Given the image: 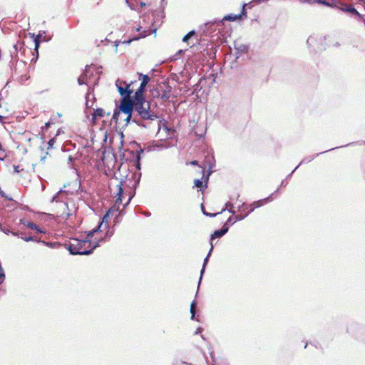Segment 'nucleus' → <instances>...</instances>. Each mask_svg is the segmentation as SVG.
<instances>
[{
	"instance_id": "obj_6",
	"label": "nucleus",
	"mask_w": 365,
	"mask_h": 365,
	"mask_svg": "<svg viewBox=\"0 0 365 365\" xmlns=\"http://www.w3.org/2000/svg\"><path fill=\"white\" fill-rule=\"evenodd\" d=\"M354 143H349L347 145H346V146H348V145H350L351 144H353ZM342 147H345V145H342V146H340V147H336V148H330L327 150H325L324 152H321V153H317L315 155H309V156H307L305 158H304L302 161L299 163V164L298 165L299 167L302 165V164H307V163H310L311 161H312L316 157L319 156V155L321 154H323V153H325L328 151H331L332 150H334V149H336V148H342Z\"/></svg>"
},
{
	"instance_id": "obj_45",
	"label": "nucleus",
	"mask_w": 365,
	"mask_h": 365,
	"mask_svg": "<svg viewBox=\"0 0 365 365\" xmlns=\"http://www.w3.org/2000/svg\"><path fill=\"white\" fill-rule=\"evenodd\" d=\"M5 157H6V155L4 153V151L0 153V160H1V161L4 160Z\"/></svg>"
},
{
	"instance_id": "obj_33",
	"label": "nucleus",
	"mask_w": 365,
	"mask_h": 365,
	"mask_svg": "<svg viewBox=\"0 0 365 365\" xmlns=\"http://www.w3.org/2000/svg\"><path fill=\"white\" fill-rule=\"evenodd\" d=\"M37 242L43 243V244L46 245V246L49 247H53V243H51V242H47L43 241L41 240H38L37 241Z\"/></svg>"
},
{
	"instance_id": "obj_30",
	"label": "nucleus",
	"mask_w": 365,
	"mask_h": 365,
	"mask_svg": "<svg viewBox=\"0 0 365 365\" xmlns=\"http://www.w3.org/2000/svg\"><path fill=\"white\" fill-rule=\"evenodd\" d=\"M321 1L322 0H301V2L310 4H314V3H317V4H320Z\"/></svg>"
},
{
	"instance_id": "obj_51",
	"label": "nucleus",
	"mask_w": 365,
	"mask_h": 365,
	"mask_svg": "<svg viewBox=\"0 0 365 365\" xmlns=\"http://www.w3.org/2000/svg\"><path fill=\"white\" fill-rule=\"evenodd\" d=\"M13 48H14V53L16 55V51H17V45H16V44H14V45L13 46Z\"/></svg>"
},
{
	"instance_id": "obj_32",
	"label": "nucleus",
	"mask_w": 365,
	"mask_h": 365,
	"mask_svg": "<svg viewBox=\"0 0 365 365\" xmlns=\"http://www.w3.org/2000/svg\"><path fill=\"white\" fill-rule=\"evenodd\" d=\"M195 186L200 187L202 185V181L200 179H195L194 181Z\"/></svg>"
},
{
	"instance_id": "obj_21",
	"label": "nucleus",
	"mask_w": 365,
	"mask_h": 365,
	"mask_svg": "<svg viewBox=\"0 0 365 365\" xmlns=\"http://www.w3.org/2000/svg\"><path fill=\"white\" fill-rule=\"evenodd\" d=\"M196 302L193 300L190 304V314H191V319L194 320L195 317V311H196Z\"/></svg>"
},
{
	"instance_id": "obj_36",
	"label": "nucleus",
	"mask_w": 365,
	"mask_h": 365,
	"mask_svg": "<svg viewBox=\"0 0 365 365\" xmlns=\"http://www.w3.org/2000/svg\"><path fill=\"white\" fill-rule=\"evenodd\" d=\"M240 51H245L247 50V47L245 45H240L238 48H236Z\"/></svg>"
},
{
	"instance_id": "obj_53",
	"label": "nucleus",
	"mask_w": 365,
	"mask_h": 365,
	"mask_svg": "<svg viewBox=\"0 0 365 365\" xmlns=\"http://www.w3.org/2000/svg\"><path fill=\"white\" fill-rule=\"evenodd\" d=\"M164 1H165V0H161V5H160V7L164 8L165 4H166V3H165Z\"/></svg>"
},
{
	"instance_id": "obj_14",
	"label": "nucleus",
	"mask_w": 365,
	"mask_h": 365,
	"mask_svg": "<svg viewBox=\"0 0 365 365\" xmlns=\"http://www.w3.org/2000/svg\"><path fill=\"white\" fill-rule=\"evenodd\" d=\"M138 75L142 78V81L138 89L145 91V88L148 83H149L150 78L148 76V75H145L142 73H138Z\"/></svg>"
},
{
	"instance_id": "obj_4",
	"label": "nucleus",
	"mask_w": 365,
	"mask_h": 365,
	"mask_svg": "<svg viewBox=\"0 0 365 365\" xmlns=\"http://www.w3.org/2000/svg\"><path fill=\"white\" fill-rule=\"evenodd\" d=\"M112 212V210L110 209L106 215L103 217L101 222L98 224V225L93 229L92 230L89 231L86 235L87 239H90L93 236V235L98 232H103V230L108 228V217L110 216V212Z\"/></svg>"
},
{
	"instance_id": "obj_62",
	"label": "nucleus",
	"mask_w": 365,
	"mask_h": 365,
	"mask_svg": "<svg viewBox=\"0 0 365 365\" xmlns=\"http://www.w3.org/2000/svg\"><path fill=\"white\" fill-rule=\"evenodd\" d=\"M181 364H185V365H192L191 364H189V363L185 362V361H182Z\"/></svg>"
},
{
	"instance_id": "obj_46",
	"label": "nucleus",
	"mask_w": 365,
	"mask_h": 365,
	"mask_svg": "<svg viewBox=\"0 0 365 365\" xmlns=\"http://www.w3.org/2000/svg\"><path fill=\"white\" fill-rule=\"evenodd\" d=\"M227 211H228L230 213H231V214H232V215H235V211L233 210V207H230V208H228V209H227Z\"/></svg>"
},
{
	"instance_id": "obj_37",
	"label": "nucleus",
	"mask_w": 365,
	"mask_h": 365,
	"mask_svg": "<svg viewBox=\"0 0 365 365\" xmlns=\"http://www.w3.org/2000/svg\"><path fill=\"white\" fill-rule=\"evenodd\" d=\"M54 143H55V139L54 138H52V139L49 140V141L48 142V149L50 148H52Z\"/></svg>"
},
{
	"instance_id": "obj_18",
	"label": "nucleus",
	"mask_w": 365,
	"mask_h": 365,
	"mask_svg": "<svg viewBox=\"0 0 365 365\" xmlns=\"http://www.w3.org/2000/svg\"><path fill=\"white\" fill-rule=\"evenodd\" d=\"M12 235L14 236H17L18 237H21V239H23L25 242H30V241H35L37 242V241L38 240H36L35 237H32V236H28V237H22L21 235L22 233H19V232H12Z\"/></svg>"
},
{
	"instance_id": "obj_34",
	"label": "nucleus",
	"mask_w": 365,
	"mask_h": 365,
	"mask_svg": "<svg viewBox=\"0 0 365 365\" xmlns=\"http://www.w3.org/2000/svg\"><path fill=\"white\" fill-rule=\"evenodd\" d=\"M247 205L245 202H242L240 206H239V210L240 211H244L246 208H247Z\"/></svg>"
},
{
	"instance_id": "obj_19",
	"label": "nucleus",
	"mask_w": 365,
	"mask_h": 365,
	"mask_svg": "<svg viewBox=\"0 0 365 365\" xmlns=\"http://www.w3.org/2000/svg\"><path fill=\"white\" fill-rule=\"evenodd\" d=\"M106 230H106V232L105 237H103V238H101V239H100V240L98 241V242H99V244H100L101 242H103L106 241V240H107V239H110V238L113 236V233H114L113 230H110V229H109V227H108V229H106Z\"/></svg>"
},
{
	"instance_id": "obj_43",
	"label": "nucleus",
	"mask_w": 365,
	"mask_h": 365,
	"mask_svg": "<svg viewBox=\"0 0 365 365\" xmlns=\"http://www.w3.org/2000/svg\"><path fill=\"white\" fill-rule=\"evenodd\" d=\"M1 231L3 232H4L5 234H6V235H9V233H11L12 234V232H10V230L9 229H6L5 227L1 228Z\"/></svg>"
},
{
	"instance_id": "obj_52",
	"label": "nucleus",
	"mask_w": 365,
	"mask_h": 365,
	"mask_svg": "<svg viewBox=\"0 0 365 365\" xmlns=\"http://www.w3.org/2000/svg\"><path fill=\"white\" fill-rule=\"evenodd\" d=\"M46 158V155L42 156V157L41 158V161L42 163H44V162H45Z\"/></svg>"
},
{
	"instance_id": "obj_28",
	"label": "nucleus",
	"mask_w": 365,
	"mask_h": 365,
	"mask_svg": "<svg viewBox=\"0 0 365 365\" xmlns=\"http://www.w3.org/2000/svg\"><path fill=\"white\" fill-rule=\"evenodd\" d=\"M5 279V272L3 267L0 268V284H1Z\"/></svg>"
},
{
	"instance_id": "obj_10",
	"label": "nucleus",
	"mask_w": 365,
	"mask_h": 365,
	"mask_svg": "<svg viewBox=\"0 0 365 365\" xmlns=\"http://www.w3.org/2000/svg\"><path fill=\"white\" fill-rule=\"evenodd\" d=\"M274 193H272L270 195H269L266 198H264V199H262V200H259L257 201H255L254 202H252L250 206L251 207H255V209L257 208V207H259L261 206H262L263 205L269 202H271L272 200V198L274 197Z\"/></svg>"
},
{
	"instance_id": "obj_58",
	"label": "nucleus",
	"mask_w": 365,
	"mask_h": 365,
	"mask_svg": "<svg viewBox=\"0 0 365 365\" xmlns=\"http://www.w3.org/2000/svg\"><path fill=\"white\" fill-rule=\"evenodd\" d=\"M68 160V162H71L73 160V157L71 155H69Z\"/></svg>"
},
{
	"instance_id": "obj_29",
	"label": "nucleus",
	"mask_w": 365,
	"mask_h": 365,
	"mask_svg": "<svg viewBox=\"0 0 365 365\" xmlns=\"http://www.w3.org/2000/svg\"><path fill=\"white\" fill-rule=\"evenodd\" d=\"M249 215V213H245V215H237L235 216V221H241L244 220Z\"/></svg>"
},
{
	"instance_id": "obj_50",
	"label": "nucleus",
	"mask_w": 365,
	"mask_h": 365,
	"mask_svg": "<svg viewBox=\"0 0 365 365\" xmlns=\"http://www.w3.org/2000/svg\"><path fill=\"white\" fill-rule=\"evenodd\" d=\"M241 15H242H242H245V16L246 15V11H245V6H243V8H242Z\"/></svg>"
},
{
	"instance_id": "obj_54",
	"label": "nucleus",
	"mask_w": 365,
	"mask_h": 365,
	"mask_svg": "<svg viewBox=\"0 0 365 365\" xmlns=\"http://www.w3.org/2000/svg\"><path fill=\"white\" fill-rule=\"evenodd\" d=\"M131 198H132V196H130L128 200V201H127V202L124 205V207H125L130 202Z\"/></svg>"
},
{
	"instance_id": "obj_31",
	"label": "nucleus",
	"mask_w": 365,
	"mask_h": 365,
	"mask_svg": "<svg viewBox=\"0 0 365 365\" xmlns=\"http://www.w3.org/2000/svg\"><path fill=\"white\" fill-rule=\"evenodd\" d=\"M234 207V205H233V204L231 202H227L225 204V207L220 212L222 213V212H225L227 209L230 208V207Z\"/></svg>"
},
{
	"instance_id": "obj_16",
	"label": "nucleus",
	"mask_w": 365,
	"mask_h": 365,
	"mask_svg": "<svg viewBox=\"0 0 365 365\" xmlns=\"http://www.w3.org/2000/svg\"><path fill=\"white\" fill-rule=\"evenodd\" d=\"M105 114V111L102 108H97L94 110L93 116H92V121L93 123H95L97 117H103Z\"/></svg>"
},
{
	"instance_id": "obj_24",
	"label": "nucleus",
	"mask_w": 365,
	"mask_h": 365,
	"mask_svg": "<svg viewBox=\"0 0 365 365\" xmlns=\"http://www.w3.org/2000/svg\"><path fill=\"white\" fill-rule=\"evenodd\" d=\"M32 37L34 38V43H35V50L38 51V47L40 46V35L35 36L34 34H32Z\"/></svg>"
},
{
	"instance_id": "obj_11",
	"label": "nucleus",
	"mask_w": 365,
	"mask_h": 365,
	"mask_svg": "<svg viewBox=\"0 0 365 365\" xmlns=\"http://www.w3.org/2000/svg\"><path fill=\"white\" fill-rule=\"evenodd\" d=\"M123 180H120L119 183L117 185V192H116V200L115 204H121L122 200L123 198Z\"/></svg>"
},
{
	"instance_id": "obj_7",
	"label": "nucleus",
	"mask_w": 365,
	"mask_h": 365,
	"mask_svg": "<svg viewBox=\"0 0 365 365\" xmlns=\"http://www.w3.org/2000/svg\"><path fill=\"white\" fill-rule=\"evenodd\" d=\"M229 230V226H227L226 224H224V225L220 229L215 230L210 236V241H212L215 238H220L223 235H225ZM212 242H210L211 243Z\"/></svg>"
},
{
	"instance_id": "obj_15",
	"label": "nucleus",
	"mask_w": 365,
	"mask_h": 365,
	"mask_svg": "<svg viewBox=\"0 0 365 365\" xmlns=\"http://www.w3.org/2000/svg\"><path fill=\"white\" fill-rule=\"evenodd\" d=\"M161 85H158L156 87H153L150 89V94L153 98H159L161 92Z\"/></svg>"
},
{
	"instance_id": "obj_3",
	"label": "nucleus",
	"mask_w": 365,
	"mask_h": 365,
	"mask_svg": "<svg viewBox=\"0 0 365 365\" xmlns=\"http://www.w3.org/2000/svg\"><path fill=\"white\" fill-rule=\"evenodd\" d=\"M99 246V242L92 245L90 239L85 240L72 239L68 246V250L71 255H88L93 253V250Z\"/></svg>"
},
{
	"instance_id": "obj_44",
	"label": "nucleus",
	"mask_w": 365,
	"mask_h": 365,
	"mask_svg": "<svg viewBox=\"0 0 365 365\" xmlns=\"http://www.w3.org/2000/svg\"><path fill=\"white\" fill-rule=\"evenodd\" d=\"M287 184L288 182L287 181V180H283L280 183V186L286 187Z\"/></svg>"
},
{
	"instance_id": "obj_9",
	"label": "nucleus",
	"mask_w": 365,
	"mask_h": 365,
	"mask_svg": "<svg viewBox=\"0 0 365 365\" xmlns=\"http://www.w3.org/2000/svg\"><path fill=\"white\" fill-rule=\"evenodd\" d=\"M241 17H242L241 14H235V15L229 14V15L225 16L222 19L215 20V21L213 23L217 24L219 26H222L224 21H234L241 19Z\"/></svg>"
},
{
	"instance_id": "obj_57",
	"label": "nucleus",
	"mask_w": 365,
	"mask_h": 365,
	"mask_svg": "<svg viewBox=\"0 0 365 365\" xmlns=\"http://www.w3.org/2000/svg\"><path fill=\"white\" fill-rule=\"evenodd\" d=\"M211 172H212V171H210V172L208 173L207 175L206 176L205 181H207V180H208V179H209V176H210V175Z\"/></svg>"
},
{
	"instance_id": "obj_38",
	"label": "nucleus",
	"mask_w": 365,
	"mask_h": 365,
	"mask_svg": "<svg viewBox=\"0 0 365 365\" xmlns=\"http://www.w3.org/2000/svg\"><path fill=\"white\" fill-rule=\"evenodd\" d=\"M240 193H236L235 195H231L230 196V200H238L239 197H240Z\"/></svg>"
},
{
	"instance_id": "obj_49",
	"label": "nucleus",
	"mask_w": 365,
	"mask_h": 365,
	"mask_svg": "<svg viewBox=\"0 0 365 365\" xmlns=\"http://www.w3.org/2000/svg\"><path fill=\"white\" fill-rule=\"evenodd\" d=\"M14 169L15 173H19V166L18 165H14Z\"/></svg>"
},
{
	"instance_id": "obj_40",
	"label": "nucleus",
	"mask_w": 365,
	"mask_h": 365,
	"mask_svg": "<svg viewBox=\"0 0 365 365\" xmlns=\"http://www.w3.org/2000/svg\"><path fill=\"white\" fill-rule=\"evenodd\" d=\"M298 168H299V165H297V167H296V168H294V169L291 172V173H289V174L287 176L286 180L289 179V178L292 177V174L295 172V170H296Z\"/></svg>"
},
{
	"instance_id": "obj_63",
	"label": "nucleus",
	"mask_w": 365,
	"mask_h": 365,
	"mask_svg": "<svg viewBox=\"0 0 365 365\" xmlns=\"http://www.w3.org/2000/svg\"><path fill=\"white\" fill-rule=\"evenodd\" d=\"M141 29V26H138L137 29H136V31H140Z\"/></svg>"
},
{
	"instance_id": "obj_59",
	"label": "nucleus",
	"mask_w": 365,
	"mask_h": 365,
	"mask_svg": "<svg viewBox=\"0 0 365 365\" xmlns=\"http://www.w3.org/2000/svg\"><path fill=\"white\" fill-rule=\"evenodd\" d=\"M361 4L365 6V0H358Z\"/></svg>"
},
{
	"instance_id": "obj_17",
	"label": "nucleus",
	"mask_w": 365,
	"mask_h": 365,
	"mask_svg": "<svg viewBox=\"0 0 365 365\" xmlns=\"http://www.w3.org/2000/svg\"><path fill=\"white\" fill-rule=\"evenodd\" d=\"M170 89L168 91H166L165 89L163 88V86H162L161 92H160L159 98L162 99L163 101L168 100L170 97Z\"/></svg>"
},
{
	"instance_id": "obj_35",
	"label": "nucleus",
	"mask_w": 365,
	"mask_h": 365,
	"mask_svg": "<svg viewBox=\"0 0 365 365\" xmlns=\"http://www.w3.org/2000/svg\"><path fill=\"white\" fill-rule=\"evenodd\" d=\"M314 41H315V39H314V37L309 36V37L307 38V44H309V46H312Z\"/></svg>"
},
{
	"instance_id": "obj_22",
	"label": "nucleus",
	"mask_w": 365,
	"mask_h": 365,
	"mask_svg": "<svg viewBox=\"0 0 365 365\" xmlns=\"http://www.w3.org/2000/svg\"><path fill=\"white\" fill-rule=\"evenodd\" d=\"M341 1H336V0H330L329 1V7L332 9H336L339 10V8L341 5Z\"/></svg>"
},
{
	"instance_id": "obj_47",
	"label": "nucleus",
	"mask_w": 365,
	"mask_h": 365,
	"mask_svg": "<svg viewBox=\"0 0 365 365\" xmlns=\"http://www.w3.org/2000/svg\"><path fill=\"white\" fill-rule=\"evenodd\" d=\"M88 95H89V94H88V93H87L86 97V107H87V108H91V107L92 106V105L89 106L88 101Z\"/></svg>"
},
{
	"instance_id": "obj_12",
	"label": "nucleus",
	"mask_w": 365,
	"mask_h": 365,
	"mask_svg": "<svg viewBox=\"0 0 365 365\" xmlns=\"http://www.w3.org/2000/svg\"><path fill=\"white\" fill-rule=\"evenodd\" d=\"M20 222L27 227L36 230L38 233H45L44 231L41 230L34 222L26 220L24 219H21Z\"/></svg>"
},
{
	"instance_id": "obj_42",
	"label": "nucleus",
	"mask_w": 365,
	"mask_h": 365,
	"mask_svg": "<svg viewBox=\"0 0 365 365\" xmlns=\"http://www.w3.org/2000/svg\"><path fill=\"white\" fill-rule=\"evenodd\" d=\"M232 217H230L227 220V221H226V222H225V224H226V225H227V226H228V225H229V224L233 225V224H234V222H232Z\"/></svg>"
},
{
	"instance_id": "obj_2",
	"label": "nucleus",
	"mask_w": 365,
	"mask_h": 365,
	"mask_svg": "<svg viewBox=\"0 0 365 365\" xmlns=\"http://www.w3.org/2000/svg\"><path fill=\"white\" fill-rule=\"evenodd\" d=\"M124 113L126 116L123 119L126 122L125 125L130 123H135L140 127L148 128L150 125L158 119L148 114H143V113H138L135 108H133L130 103L125 101H120L118 108H115L112 120H115L116 123L120 120V113Z\"/></svg>"
},
{
	"instance_id": "obj_13",
	"label": "nucleus",
	"mask_w": 365,
	"mask_h": 365,
	"mask_svg": "<svg viewBox=\"0 0 365 365\" xmlns=\"http://www.w3.org/2000/svg\"><path fill=\"white\" fill-rule=\"evenodd\" d=\"M212 250H213V245H212V242H211V247L210 249V251L208 252V254L207 255V256L205 257V258L204 259V262H203V264H202V267L201 269V271H200V279H199V282H198V287L200 286V282H201V280H202V275L205 272V267L208 262V260H209V258H210V256L212 252ZM199 289V287L197 288V289Z\"/></svg>"
},
{
	"instance_id": "obj_64",
	"label": "nucleus",
	"mask_w": 365,
	"mask_h": 365,
	"mask_svg": "<svg viewBox=\"0 0 365 365\" xmlns=\"http://www.w3.org/2000/svg\"><path fill=\"white\" fill-rule=\"evenodd\" d=\"M49 125H50V123H46V127H49Z\"/></svg>"
},
{
	"instance_id": "obj_20",
	"label": "nucleus",
	"mask_w": 365,
	"mask_h": 365,
	"mask_svg": "<svg viewBox=\"0 0 365 365\" xmlns=\"http://www.w3.org/2000/svg\"><path fill=\"white\" fill-rule=\"evenodd\" d=\"M166 148L165 146H164L163 145L160 144V145H158V144H155V145H149L146 148L147 149V151L148 152H151V151H155L158 149H160V148Z\"/></svg>"
},
{
	"instance_id": "obj_1",
	"label": "nucleus",
	"mask_w": 365,
	"mask_h": 365,
	"mask_svg": "<svg viewBox=\"0 0 365 365\" xmlns=\"http://www.w3.org/2000/svg\"><path fill=\"white\" fill-rule=\"evenodd\" d=\"M115 86L122 97L120 101L130 103L138 113H143L144 115L148 114L157 119L159 118L158 115L151 110L150 102L145 99V91L137 89L134 95L131 96L133 91L130 88V84H127L125 81L119 79L115 81Z\"/></svg>"
},
{
	"instance_id": "obj_23",
	"label": "nucleus",
	"mask_w": 365,
	"mask_h": 365,
	"mask_svg": "<svg viewBox=\"0 0 365 365\" xmlns=\"http://www.w3.org/2000/svg\"><path fill=\"white\" fill-rule=\"evenodd\" d=\"M201 210H202L203 215H205V216H207V217H214L217 216V215L220 214V212L210 213V212H208V210L205 211L203 204H201Z\"/></svg>"
},
{
	"instance_id": "obj_27",
	"label": "nucleus",
	"mask_w": 365,
	"mask_h": 365,
	"mask_svg": "<svg viewBox=\"0 0 365 365\" xmlns=\"http://www.w3.org/2000/svg\"><path fill=\"white\" fill-rule=\"evenodd\" d=\"M88 67V66L86 67V70H87ZM86 75H87L86 74V71H85V72L82 75H81V76L78 78V83L79 85L81 86V85H83L85 83L84 81H83V78L86 76Z\"/></svg>"
},
{
	"instance_id": "obj_61",
	"label": "nucleus",
	"mask_w": 365,
	"mask_h": 365,
	"mask_svg": "<svg viewBox=\"0 0 365 365\" xmlns=\"http://www.w3.org/2000/svg\"><path fill=\"white\" fill-rule=\"evenodd\" d=\"M198 162L197 160H194L191 163L192 165H197Z\"/></svg>"
},
{
	"instance_id": "obj_39",
	"label": "nucleus",
	"mask_w": 365,
	"mask_h": 365,
	"mask_svg": "<svg viewBox=\"0 0 365 365\" xmlns=\"http://www.w3.org/2000/svg\"><path fill=\"white\" fill-rule=\"evenodd\" d=\"M320 4L324 5L325 6L329 7V1L326 0H322Z\"/></svg>"
},
{
	"instance_id": "obj_55",
	"label": "nucleus",
	"mask_w": 365,
	"mask_h": 365,
	"mask_svg": "<svg viewBox=\"0 0 365 365\" xmlns=\"http://www.w3.org/2000/svg\"><path fill=\"white\" fill-rule=\"evenodd\" d=\"M255 207H250V210L247 213L250 214L251 212H252L255 210Z\"/></svg>"
},
{
	"instance_id": "obj_41",
	"label": "nucleus",
	"mask_w": 365,
	"mask_h": 365,
	"mask_svg": "<svg viewBox=\"0 0 365 365\" xmlns=\"http://www.w3.org/2000/svg\"><path fill=\"white\" fill-rule=\"evenodd\" d=\"M145 150H147L146 148L145 149L140 148L139 150L136 151V154H139L140 156H141V154L143 153Z\"/></svg>"
},
{
	"instance_id": "obj_26",
	"label": "nucleus",
	"mask_w": 365,
	"mask_h": 365,
	"mask_svg": "<svg viewBox=\"0 0 365 365\" xmlns=\"http://www.w3.org/2000/svg\"><path fill=\"white\" fill-rule=\"evenodd\" d=\"M195 34V31L194 30L188 32L182 38V41L183 42H187L188 40L194 36V34Z\"/></svg>"
},
{
	"instance_id": "obj_48",
	"label": "nucleus",
	"mask_w": 365,
	"mask_h": 365,
	"mask_svg": "<svg viewBox=\"0 0 365 365\" xmlns=\"http://www.w3.org/2000/svg\"><path fill=\"white\" fill-rule=\"evenodd\" d=\"M201 331H202V329L200 327H199L195 331V334H198L201 333Z\"/></svg>"
},
{
	"instance_id": "obj_60",
	"label": "nucleus",
	"mask_w": 365,
	"mask_h": 365,
	"mask_svg": "<svg viewBox=\"0 0 365 365\" xmlns=\"http://www.w3.org/2000/svg\"><path fill=\"white\" fill-rule=\"evenodd\" d=\"M72 214L70 212L66 213V219H68Z\"/></svg>"
},
{
	"instance_id": "obj_5",
	"label": "nucleus",
	"mask_w": 365,
	"mask_h": 365,
	"mask_svg": "<svg viewBox=\"0 0 365 365\" xmlns=\"http://www.w3.org/2000/svg\"><path fill=\"white\" fill-rule=\"evenodd\" d=\"M156 30H157L156 29H149L148 30H144L142 33L140 34L139 36L133 37V38L128 39L127 41H115V51H117V47L120 43L130 44L133 41L138 40L142 38H145V37L150 35L152 33H155Z\"/></svg>"
},
{
	"instance_id": "obj_56",
	"label": "nucleus",
	"mask_w": 365,
	"mask_h": 365,
	"mask_svg": "<svg viewBox=\"0 0 365 365\" xmlns=\"http://www.w3.org/2000/svg\"><path fill=\"white\" fill-rule=\"evenodd\" d=\"M280 187H281V186L279 185V186L277 187V190L273 192V193H274V195H275L276 193H277V192H279Z\"/></svg>"
},
{
	"instance_id": "obj_8",
	"label": "nucleus",
	"mask_w": 365,
	"mask_h": 365,
	"mask_svg": "<svg viewBox=\"0 0 365 365\" xmlns=\"http://www.w3.org/2000/svg\"><path fill=\"white\" fill-rule=\"evenodd\" d=\"M67 195L66 191L61 189L53 197L51 202H62L63 203V206L68 208V203L64 202L63 197Z\"/></svg>"
},
{
	"instance_id": "obj_25",
	"label": "nucleus",
	"mask_w": 365,
	"mask_h": 365,
	"mask_svg": "<svg viewBox=\"0 0 365 365\" xmlns=\"http://www.w3.org/2000/svg\"><path fill=\"white\" fill-rule=\"evenodd\" d=\"M140 160H141V156H140L139 154H136L135 164L136 169L138 170H140L141 169Z\"/></svg>"
}]
</instances>
